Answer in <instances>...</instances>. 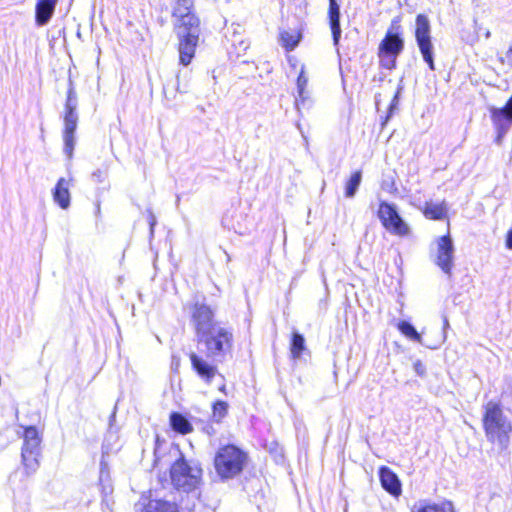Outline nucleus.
Returning a JSON list of instances; mask_svg holds the SVG:
<instances>
[{
  "label": "nucleus",
  "mask_w": 512,
  "mask_h": 512,
  "mask_svg": "<svg viewBox=\"0 0 512 512\" xmlns=\"http://www.w3.org/2000/svg\"><path fill=\"white\" fill-rule=\"evenodd\" d=\"M228 412V403L218 400L212 406V416L216 422H220Z\"/></svg>",
  "instance_id": "obj_29"
},
{
  "label": "nucleus",
  "mask_w": 512,
  "mask_h": 512,
  "mask_svg": "<svg viewBox=\"0 0 512 512\" xmlns=\"http://www.w3.org/2000/svg\"><path fill=\"white\" fill-rule=\"evenodd\" d=\"M378 56L380 59V65L383 68L392 70L396 67V59L399 56L398 54L383 53L378 51Z\"/></svg>",
  "instance_id": "obj_30"
},
{
  "label": "nucleus",
  "mask_w": 512,
  "mask_h": 512,
  "mask_svg": "<svg viewBox=\"0 0 512 512\" xmlns=\"http://www.w3.org/2000/svg\"><path fill=\"white\" fill-rule=\"evenodd\" d=\"M97 213H100V204H97Z\"/></svg>",
  "instance_id": "obj_42"
},
{
  "label": "nucleus",
  "mask_w": 512,
  "mask_h": 512,
  "mask_svg": "<svg viewBox=\"0 0 512 512\" xmlns=\"http://www.w3.org/2000/svg\"><path fill=\"white\" fill-rule=\"evenodd\" d=\"M490 113L491 120L497 131L495 142L498 145H501L505 135L508 133L512 126V96L508 99L504 107H492L490 109Z\"/></svg>",
  "instance_id": "obj_13"
},
{
  "label": "nucleus",
  "mask_w": 512,
  "mask_h": 512,
  "mask_svg": "<svg viewBox=\"0 0 512 512\" xmlns=\"http://www.w3.org/2000/svg\"><path fill=\"white\" fill-rule=\"evenodd\" d=\"M415 39L422 54L423 60L434 71L433 44L431 41V26L426 15L419 14L416 17Z\"/></svg>",
  "instance_id": "obj_8"
},
{
  "label": "nucleus",
  "mask_w": 512,
  "mask_h": 512,
  "mask_svg": "<svg viewBox=\"0 0 512 512\" xmlns=\"http://www.w3.org/2000/svg\"><path fill=\"white\" fill-rule=\"evenodd\" d=\"M247 454L235 445L221 447L214 458L217 474L221 479H232L239 475L246 464Z\"/></svg>",
  "instance_id": "obj_2"
},
{
  "label": "nucleus",
  "mask_w": 512,
  "mask_h": 512,
  "mask_svg": "<svg viewBox=\"0 0 512 512\" xmlns=\"http://www.w3.org/2000/svg\"><path fill=\"white\" fill-rule=\"evenodd\" d=\"M398 101H399V90L397 91V93L394 95L391 103H390V106H389V115L387 116V119L390 117V115L393 113L394 109H396L397 105H398Z\"/></svg>",
  "instance_id": "obj_34"
},
{
  "label": "nucleus",
  "mask_w": 512,
  "mask_h": 512,
  "mask_svg": "<svg viewBox=\"0 0 512 512\" xmlns=\"http://www.w3.org/2000/svg\"><path fill=\"white\" fill-rule=\"evenodd\" d=\"M171 428L180 434H188L192 432L193 427L190 421L179 412H172L169 417Z\"/></svg>",
  "instance_id": "obj_19"
},
{
  "label": "nucleus",
  "mask_w": 512,
  "mask_h": 512,
  "mask_svg": "<svg viewBox=\"0 0 512 512\" xmlns=\"http://www.w3.org/2000/svg\"><path fill=\"white\" fill-rule=\"evenodd\" d=\"M483 427L488 441L498 443L505 449L509 444L512 424L504 414L501 405L494 401H489L484 406Z\"/></svg>",
  "instance_id": "obj_1"
},
{
  "label": "nucleus",
  "mask_w": 512,
  "mask_h": 512,
  "mask_svg": "<svg viewBox=\"0 0 512 512\" xmlns=\"http://www.w3.org/2000/svg\"><path fill=\"white\" fill-rule=\"evenodd\" d=\"M448 208L445 201L441 203L426 202L423 214L432 220H442L447 217Z\"/></svg>",
  "instance_id": "obj_20"
},
{
  "label": "nucleus",
  "mask_w": 512,
  "mask_h": 512,
  "mask_svg": "<svg viewBox=\"0 0 512 512\" xmlns=\"http://www.w3.org/2000/svg\"><path fill=\"white\" fill-rule=\"evenodd\" d=\"M202 469L198 465L189 464L182 456L177 459L170 469L172 484L178 490L190 492L198 487Z\"/></svg>",
  "instance_id": "obj_5"
},
{
  "label": "nucleus",
  "mask_w": 512,
  "mask_h": 512,
  "mask_svg": "<svg viewBox=\"0 0 512 512\" xmlns=\"http://www.w3.org/2000/svg\"><path fill=\"white\" fill-rule=\"evenodd\" d=\"M506 246L508 249L512 250V228L507 233Z\"/></svg>",
  "instance_id": "obj_38"
},
{
  "label": "nucleus",
  "mask_w": 512,
  "mask_h": 512,
  "mask_svg": "<svg viewBox=\"0 0 512 512\" xmlns=\"http://www.w3.org/2000/svg\"><path fill=\"white\" fill-rule=\"evenodd\" d=\"M194 0H176L172 17L176 19L175 29L198 27L199 18L193 13Z\"/></svg>",
  "instance_id": "obj_14"
},
{
  "label": "nucleus",
  "mask_w": 512,
  "mask_h": 512,
  "mask_svg": "<svg viewBox=\"0 0 512 512\" xmlns=\"http://www.w3.org/2000/svg\"><path fill=\"white\" fill-rule=\"evenodd\" d=\"M501 61L506 62L509 66L512 67V47L506 52L505 57L501 58Z\"/></svg>",
  "instance_id": "obj_35"
},
{
  "label": "nucleus",
  "mask_w": 512,
  "mask_h": 512,
  "mask_svg": "<svg viewBox=\"0 0 512 512\" xmlns=\"http://www.w3.org/2000/svg\"><path fill=\"white\" fill-rule=\"evenodd\" d=\"M413 368H414V371L415 373L420 376V377H423L426 373V367L425 365L422 363L421 360H417L414 362V365H413Z\"/></svg>",
  "instance_id": "obj_33"
},
{
  "label": "nucleus",
  "mask_w": 512,
  "mask_h": 512,
  "mask_svg": "<svg viewBox=\"0 0 512 512\" xmlns=\"http://www.w3.org/2000/svg\"><path fill=\"white\" fill-rule=\"evenodd\" d=\"M362 180L361 171H355L345 185V196L347 198H352L355 196Z\"/></svg>",
  "instance_id": "obj_27"
},
{
  "label": "nucleus",
  "mask_w": 512,
  "mask_h": 512,
  "mask_svg": "<svg viewBox=\"0 0 512 512\" xmlns=\"http://www.w3.org/2000/svg\"><path fill=\"white\" fill-rule=\"evenodd\" d=\"M187 74V72H184V74H182V71L180 70L176 75V90L180 93H186L188 91L189 85L188 81L186 80Z\"/></svg>",
  "instance_id": "obj_31"
},
{
  "label": "nucleus",
  "mask_w": 512,
  "mask_h": 512,
  "mask_svg": "<svg viewBox=\"0 0 512 512\" xmlns=\"http://www.w3.org/2000/svg\"><path fill=\"white\" fill-rule=\"evenodd\" d=\"M70 180L60 178L57 181L55 188L53 189L52 195L53 200L62 209H67L70 206Z\"/></svg>",
  "instance_id": "obj_18"
},
{
  "label": "nucleus",
  "mask_w": 512,
  "mask_h": 512,
  "mask_svg": "<svg viewBox=\"0 0 512 512\" xmlns=\"http://www.w3.org/2000/svg\"><path fill=\"white\" fill-rule=\"evenodd\" d=\"M219 390H220L221 392H224V393H225V390H226V386H225V384H222V385L220 386Z\"/></svg>",
  "instance_id": "obj_40"
},
{
  "label": "nucleus",
  "mask_w": 512,
  "mask_h": 512,
  "mask_svg": "<svg viewBox=\"0 0 512 512\" xmlns=\"http://www.w3.org/2000/svg\"><path fill=\"white\" fill-rule=\"evenodd\" d=\"M301 34L295 29L284 30L280 33V43L287 50L292 51L299 43Z\"/></svg>",
  "instance_id": "obj_23"
},
{
  "label": "nucleus",
  "mask_w": 512,
  "mask_h": 512,
  "mask_svg": "<svg viewBox=\"0 0 512 512\" xmlns=\"http://www.w3.org/2000/svg\"><path fill=\"white\" fill-rule=\"evenodd\" d=\"M412 512H454L450 503L436 504V503H420L414 506Z\"/></svg>",
  "instance_id": "obj_25"
},
{
  "label": "nucleus",
  "mask_w": 512,
  "mask_h": 512,
  "mask_svg": "<svg viewBox=\"0 0 512 512\" xmlns=\"http://www.w3.org/2000/svg\"><path fill=\"white\" fill-rule=\"evenodd\" d=\"M490 35H491L490 31H487V32L485 33V37H486V38H489V37H490Z\"/></svg>",
  "instance_id": "obj_41"
},
{
  "label": "nucleus",
  "mask_w": 512,
  "mask_h": 512,
  "mask_svg": "<svg viewBox=\"0 0 512 512\" xmlns=\"http://www.w3.org/2000/svg\"><path fill=\"white\" fill-rule=\"evenodd\" d=\"M305 350V339L302 334L294 332L290 343V352L294 359L299 358Z\"/></svg>",
  "instance_id": "obj_28"
},
{
  "label": "nucleus",
  "mask_w": 512,
  "mask_h": 512,
  "mask_svg": "<svg viewBox=\"0 0 512 512\" xmlns=\"http://www.w3.org/2000/svg\"><path fill=\"white\" fill-rule=\"evenodd\" d=\"M378 217L382 225L392 234L407 236L410 233L408 224L402 219L394 204L381 201L378 209Z\"/></svg>",
  "instance_id": "obj_9"
},
{
  "label": "nucleus",
  "mask_w": 512,
  "mask_h": 512,
  "mask_svg": "<svg viewBox=\"0 0 512 512\" xmlns=\"http://www.w3.org/2000/svg\"><path fill=\"white\" fill-rule=\"evenodd\" d=\"M307 83H308V78L305 75L304 67H302V69H301V71L299 73V76L297 78L298 97L296 98V106H297L298 109H300L299 108L300 103L302 105H304L305 101L308 99V96H307L306 91H305Z\"/></svg>",
  "instance_id": "obj_24"
},
{
  "label": "nucleus",
  "mask_w": 512,
  "mask_h": 512,
  "mask_svg": "<svg viewBox=\"0 0 512 512\" xmlns=\"http://www.w3.org/2000/svg\"><path fill=\"white\" fill-rule=\"evenodd\" d=\"M149 225H150V233L153 235L154 226L156 225V218L152 212L149 213Z\"/></svg>",
  "instance_id": "obj_36"
},
{
  "label": "nucleus",
  "mask_w": 512,
  "mask_h": 512,
  "mask_svg": "<svg viewBox=\"0 0 512 512\" xmlns=\"http://www.w3.org/2000/svg\"><path fill=\"white\" fill-rule=\"evenodd\" d=\"M379 478L384 490L393 496L401 493V483L398 476L388 467L382 466L379 470Z\"/></svg>",
  "instance_id": "obj_16"
},
{
  "label": "nucleus",
  "mask_w": 512,
  "mask_h": 512,
  "mask_svg": "<svg viewBox=\"0 0 512 512\" xmlns=\"http://www.w3.org/2000/svg\"><path fill=\"white\" fill-rule=\"evenodd\" d=\"M382 188L387 190V191H389V192H391L393 189H395L394 188V182L393 181L388 182V181L384 180L383 183H382Z\"/></svg>",
  "instance_id": "obj_37"
},
{
  "label": "nucleus",
  "mask_w": 512,
  "mask_h": 512,
  "mask_svg": "<svg viewBox=\"0 0 512 512\" xmlns=\"http://www.w3.org/2000/svg\"><path fill=\"white\" fill-rule=\"evenodd\" d=\"M191 322L196 332V337L220 325L214 319V311L205 303L196 302L191 313Z\"/></svg>",
  "instance_id": "obj_11"
},
{
  "label": "nucleus",
  "mask_w": 512,
  "mask_h": 512,
  "mask_svg": "<svg viewBox=\"0 0 512 512\" xmlns=\"http://www.w3.org/2000/svg\"><path fill=\"white\" fill-rule=\"evenodd\" d=\"M398 329L399 331L404 334L406 337L410 338L411 340L421 344L425 345L421 334L417 332L415 327L408 321H401L398 323Z\"/></svg>",
  "instance_id": "obj_26"
},
{
  "label": "nucleus",
  "mask_w": 512,
  "mask_h": 512,
  "mask_svg": "<svg viewBox=\"0 0 512 512\" xmlns=\"http://www.w3.org/2000/svg\"><path fill=\"white\" fill-rule=\"evenodd\" d=\"M78 98L77 93L74 89L72 80H69V87L67 91V98L64 107V153L68 158H72L73 150L75 146V131L78 123Z\"/></svg>",
  "instance_id": "obj_4"
},
{
  "label": "nucleus",
  "mask_w": 512,
  "mask_h": 512,
  "mask_svg": "<svg viewBox=\"0 0 512 512\" xmlns=\"http://www.w3.org/2000/svg\"><path fill=\"white\" fill-rule=\"evenodd\" d=\"M197 340L205 346L207 356L220 359L231 351L233 334L228 328L218 325L198 336Z\"/></svg>",
  "instance_id": "obj_3"
},
{
  "label": "nucleus",
  "mask_w": 512,
  "mask_h": 512,
  "mask_svg": "<svg viewBox=\"0 0 512 512\" xmlns=\"http://www.w3.org/2000/svg\"><path fill=\"white\" fill-rule=\"evenodd\" d=\"M55 6L36 2L35 5V22L39 27L45 26L49 23L55 12Z\"/></svg>",
  "instance_id": "obj_21"
},
{
  "label": "nucleus",
  "mask_w": 512,
  "mask_h": 512,
  "mask_svg": "<svg viewBox=\"0 0 512 512\" xmlns=\"http://www.w3.org/2000/svg\"><path fill=\"white\" fill-rule=\"evenodd\" d=\"M36 2H41L43 4H47V5H51V6H55L57 5L58 3V0H37Z\"/></svg>",
  "instance_id": "obj_39"
},
{
  "label": "nucleus",
  "mask_w": 512,
  "mask_h": 512,
  "mask_svg": "<svg viewBox=\"0 0 512 512\" xmlns=\"http://www.w3.org/2000/svg\"><path fill=\"white\" fill-rule=\"evenodd\" d=\"M430 257L433 263L449 278L452 276L455 259V246L448 232L437 237L430 247Z\"/></svg>",
  "instance_id": "obj_6"
},
{
  "label": "nucleus",
  "mask_w": 512,
  "mask_h": 512,
  "mask_svg": "<svg viewBox=\"0 0 512 512\" xmlns=\"http://www.w3.org/2000/svg\"><path fill=\"white\" fill-rule=\"evenodd\" d=\"M23 446L21 451L22 464L28 474L34 473L39 467L41 438L34 426H29L24 431Z\"/></svg>",
  "instance_id": "obj_7"
},
{
  "label": "nucleus",
  "mask_w": 512,
  "mask_h": 512,
  "mask_svg": "<svg viewBox=\"0 0 512 512\" xmlns=\"http://www.w3.org/2000/svg\"><path fill=\"white\" fill-rule=\"evenodd\" d=\"M328 19L333 43L337 46L342 33L340 26V5L337 0H329Z\"/></svg>",
  "instance_id": "obj_17"
},
{
  "label": "nucleus",
  "mask_w": 512,
  "mask_h": 512,
  "mask_svg": "<svg viewBox=\"0 0 512 512\" xmlns=\"http://www.w3.org/2000/svg\"><path fill=\"white\" fill-rule=\"evenodd\" d=\"M107 178V170L106 169H97L92 173V179L94 182L102 183Z\"/></svg>",
  "instance_id": "obj_32"
},
{
  "label": "nucleus",
  "mask_w": 512,
  "mask_h": 512,
  "mask_svg": "<svg viewBox=\"0 0 512 512\" xmlns=\"http://www.w3.org/2000/svg\"><path fill=\"white\" fill-rule=\"evenodd\" d=\"M143 512H179L177 505L165 500H150L144 506Z\"/></svg>",
  "instance_id": "obj_22"
},
{
  "label": "nucleus",
  "mask_w": 512,
  "mask_h": 512,
  "mask_svg": "<svg viewBox=\"0 0 512 512\" xmlns=\"http://www.w3.org/2000/svg\"><path fill=\"white\" fill-rule=\"evenodd\" d=\"M176 34L179 40V63L183 66H188L195 55V50L199 40L200 27L176 29Z\"/></svg>",
  "instance_id": "obj_10"
},
{
  "label": "nucleus",
  "mask_w": 512,
  "mask_h": 512,
  "mask_svg": "<svg viewBox=\"0 0 512 512\" xmlns=\"http://www.w3.org/2000/svg\"><path fill=\"white\" fill-rule=\"evenodd\" d=\"M190 361L194 371L198 374V376L207 384L211 383L212 379L218 372L217 367L210 364L207 360L203 359L201 356L194 352L190 354Z\"/></svg>",
  "instance_id": "obj_15"
},
{
  "label": "nucleus",
  "mask_w": 512,
  "mask_h": 512,
  "mask_svg": "<svg viewBox=\"0 0 512 512\" xmlns=\"http://www.w3.org/2000/svg\"><path fill=\"white\" fill-rule=\"evenodd\" d=\"M404 50V39L402 28L398 17L392 19L391 24L381 40L378 51L400 55Z\"/></svg>",
  "instance_id": "obj_12"
}]
</instances>
